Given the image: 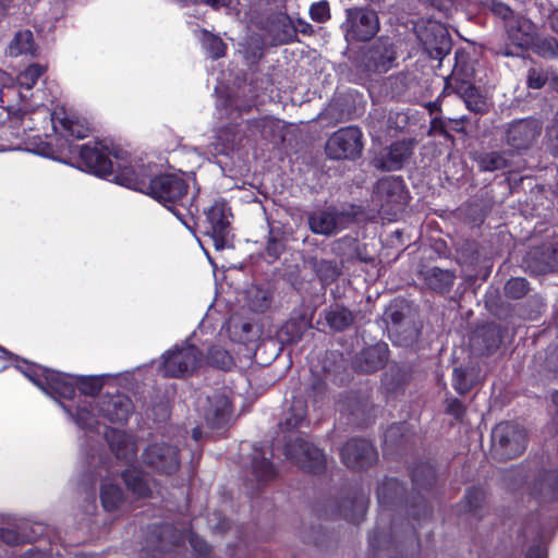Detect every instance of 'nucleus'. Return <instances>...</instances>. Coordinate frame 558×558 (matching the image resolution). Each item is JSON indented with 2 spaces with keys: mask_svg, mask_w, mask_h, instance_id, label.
Listing matches in <instances>:
<instances>
[{
  "mask_svg": "<svg viewBox=\"0 0 558 558\" xmlns=\"http://www.w3.org/2000/svg\"><path fill=\"white\" fill-rule=\"evenodd\" d=\"M135 171L131 175L122 172L116 177L117 184L150 195L153 198L171 210L178 219L183 214V198L187 193V184L179 174H161L153 178L149 166L135 162Z\"/></svg>",
  "mask_w": 558,
  "mask_h": 558,
  "instance_id": "nucleus-1",
  "label": "nucleus"
},
{
  "mask_svg": "<svg viewBox=\"0 0 558 558\" xmlns=\"http://www.w3.org/2000/svg\"><path fill=\"white\" fill-rule=\"evenodd\" d=\"M26 378L52 398L71 399L75 389L85 396L98 393L104 385L102 376H82L74 378L40 365L29 364L23 361L15 366Z\"/></svg>",
  "mask_w": 558,
  "mask_h": 558,
  "instance_id": "nucleus-2",
  "label": "nucleus"
},
{
  "mask_svg": "<svg viewBox=\"0 0 558 558\" xmlns=\"http://www.w3.org/2000/svg\"><path fill=\"white\" fill-rule=\"evenodd\" d=\"M78 153L81 167L98 177L116 182V177L122 172L131 175L135 171V162L130 155L106 142H88L75 146Z\"/></svg>",
  "mask_w": 558,
  "mask_h": 558,
  "instance_id": "nucleus-3",
  "label": "nucleus"
},
{
  "mask_svg": "<svg viewBox=\"0 0 558 558\" xmlns=\"http://www.w3.org/2000/svg\"><path fill=\"white\" fill-rule=\"evenodd\" d=\"M493 454L499 460L520 456L526 446L524 429L517 423L502 422L492 432Z\"/></svg>",
  "mask_w": 558,
  "mask_h": 558,
  "instance_id": "nucleus-4",
  "label": "nucleus"
},
{
  "mask_svg": "<svg viewBox=\"0 0 558 558\" xmlns=\"http://www.w3.org/2000/svg\"><path fill=\"white\" fill-rule=\"evenodd\" d=\"M201 362V352L193 344L184 343L166 352L159 368L163 376L181 377L195 371Z\"/></svg>",
  "mask_w": 558,
  "mask_h": 558,
  "instance_id": "nucleus-5",
  "label": "nucleus"
},
{
  "mask_svg": "<svg viewBox=\"0 0 558 558\" xmlns=\"http://www.w3.org/2000/svg\"><path fill=\"white\" fill-rule=\"evenodd\" d=\"M207 228L205 233L210 236L217 251L231 246L230 220L232 214L226 202L218 201L207 210Z\"/></svg>",
  "mask_w": 558,
  "mask_h": 558,
  "instance_id": "nucleus-6",
  "label": "nucleus"
},
{
  "mask_svg": "<svg viewBox=\"0 0 558 558\" xmlns=\"http://www.w3.org/2000/svg\"><path fill=\"white\" fill-rule=\"evenodd\" d=\"M362 148V132L356 126L338 130L326 143V153L332 159L355 158Z\"/></svg>",
  "mask_w": 558,
  "mask_h": 558,
  "instance_id": "nucleus-7",
  "label": "nucleus"
},
{
  "mask_svg": "<svg viewBox=\"0 0 558 558\" xmlns=\"http://www.w3.org/2000/svg\"><path fill=\"white\" fill-rule=\"evenodd\" d=\"M142 460L145 464L162 474H171L180 465L178 448L163 439L150 442L144 449Z\"/></svg>",
  "mask_w": 558,
  "mask_h": 558,
  "instance_id": "nucleus-8",
  "label": "nucleus"
},
{
  "mask_svg": "<svg viewBox=\"0 0 558 558\" xmlns=\"http://www.w3.org/2000/svg\"><path fill=\"white\" fill-rule=\"evenodd\" d=\"M378 29V17L373 10L350 9L347 11L344 23L347 40H368Z\"/></svg>",
  "mask_w": 558,
  "mask_h": 558,
  "instance_id": "nucleus-9",
  "label": "nucleus"
},
{
  "mask_svg": "<svg viewBox=\"0 0 558 558\" xmlns=\"http://www.w3.org/2000/svg\"><path fill=\"white\" fill-rule=\"evenodd\" d=\"M374 199L380 211L396 214L407 202L403 181L397 177H385L377 182Z\"/></svg>",
  "mask_w": 558,
  "mask_h": 558,
  "instance_id": "nucleus-10",
  "label": "nucleus"
},
{
  "mask_svg": "<svg viewBox=\"0 0 558 558\" xmlns=\"http://www.w3.org/2000/svg\"><path fill=\"white\" fill-rule=\"evenodd\" d=\"M284 453L293 463L310 472H318L325 465L324 453L300 437L286 446Z\"/></svg>",
  "mask_w": 558,
  "mask_h": 558,
  "instance_id": "nucleus-11",
  "label": "nucleus"
},
{
  "mask_svg": "<svg viewBox=\"0 0 558 558\" xmlns=\"http://www.w3.org/2000/svg\"><path fill=\"white\" fill-rule=\"evenodd\" d=\"M542 125L535 119H520L507 124L506 142L514 149H526L541 135Z\"/></svg>",
  "mask_w": 558,
  "mask_h": 558,
  "instance_id": "nucleus-12",
  "label": "nucleus"
},
{
  "mask_svg": "<svg viewBox=\"0 0 558 558\" xmlns=\"http://www.w3.org/2000/svg\"><path fill=\"white\" fill-rule=\"evenodd\" d=\"M342 462L351 469H363L377 460L374 446L365 439H351L341 450Z\"/></svg>",
  "mask_w": 558,
  "mask_h": 558,
  "instance_id": "nucleus-13",
  "label": "nucleus"
},
{
  "mask_svg": "<svg viewBox=\"0 0 558 558\" xmlns=\"http://www.w3.org/2000/svg\"><path fill=\"white\" fill-rule=\"evenodd\" d=\"M97 408H99L101 417L112 423L125 422L133 411L131 399L122 395L101 398Z\"/></svg>",
  "mask_w": 558,
  "mask_h": 558,
  "instance_id": "nucleus-14",
  "label": "nucleus"
},
{
  "mask_svg": "<svg viewBox=\"0 0 558 558\" xmlns=\"http://www.w3.org/2000/svg\"><path fill=\"white\" fill-rule=\"evenodd\" d=\"M106 438L117 459L125 463L135 460L137 446L133 436L112 428L106 432Z\"/></svg>",
  "mask_w": 558,
  "mask_h": 558,
  "instance_id": "nucleus-15",
  "label": "nucleus"
},
{
  "mask_svg": "<svg viewBox=\"0 0 558 558\" xmlns=\"http://www.w3.org/2000/svg\"><path fill=\"white\" fill-rule=\"evenodd\" d=\"M411 150L410 142H397L389 148L383 150L380 155L374 159V165L376 168L389 171L400 169L403 162L410 157Z\"/></svg>",
  "mask_w": 558,
  "mask_h": 558,
  "instance_id": "nucleus-16",
  "label": "nucleus"
},
{
  "mask_svg": "<svg viewBox=\"0 0 558 558\" xmlns=\"http://www.w3.org/2000/svg\"><path fill=\"white\" fill-rule=\"evenodd\" d=\"M530 494L541 501L558 500V470L539 473L531 483Z\"/></svg>",
  "mask_w": 558,
  "mask_h": 558,
  "instance_id": "nucleus-17",
  "label": "nucleus"
},
{
  "mask_svg": "<svg viewBox=\"0 0 558 558\" xmlns=\"http://www.w3.org/2000/svg\"><path fill=\"white\" fill-rule=\"evenodd\" d=\"M396 59V52L390 44L379 43L365 54L364 62L368 72H387Z\"/></svg>",
  "mask_w": 558,
  "mask_h": 558,
  "instance_id": "nucleus-18",
  "label": "nucleus"
},
{
  "mask_svg": "<svg viewBox=\"0 0 558 558\" xmlns=\"http://www.w3.org/2000/svg\"><path fill=\"white\" fill-rule=\"evenodd\" d=\"M208 407L204 409V417L207 424L213 428H218L227 423L231 415V403L223 393L207 398Z\"/></svg>",
  "mask_w": 558,
  "mask_h": 558,
  "instance_id": "nucleus-19",
  "label": "nucleus"
},
{
  "mask_svg": "<svg viewBox=\"0 0 558 558\" xmlns=\"http://www.w3.org/2000/svg\"><path fill=\"white\" fill-rule=\"evenodd\" d=\"M341 219L335 210H317L308 217V225L314 233L331 235L340 230Z\"/></svg>",
  "mask_w": 558,
  "mask_h": 558,
  "instance_id": "nucleus-20",
  "label": "nucleus"
},
{
  "mask_svg": "<svg viewBox=\"0 0 558 558\" xmlns=\"http://www.w3.org/2000/svg\"><path fill=\"white\" fill-rule=\"evenodd\" d=\"M418 39L427 47L442 50L447 44V31L437 22H428L425 27L416 25Z\"/></svg>",
  "mask_w": 558,
  "mask_h": 558,
  "instance_id": "nucleus-21",
  "label": "nucleus"
},
{
  "mask_svg": "<svg viewBox=\"0 0 558 558\" xmlns=\"http://www.w3.org/2000/svg\"><path fill=\"white\" fill-rule=\"evenodd\" d=\"M509 38L519 47L530 45L534 35L533 23L523 16L511 19L507 22Z\"/></svg>",
  "mask_w": 558,
  "mask_h": 558,
  "instance_id": "nucleus-22",
  "label": "nucleus"
},
{
  "mask_svg": "<svg viewBox=\"0 0 558 558\" xmlns=\"http://www.w3.org/2000/svg\"><path fill=\"white\" fill-rule=\"evenodd\" d=\"M63 410L70 415L73 422L83 429L93 430L99 424L98 416L94 413V408L89 401H81L76 407L75 412L63 403Z\"/></svg>",
  "mask_w": 558,
  "mask_h": 558,
  "instance_id": "nucleus-23",
  "label": "nucleus"
},
{
  "mask_svg": "<svg viewBox=\"0 0 558 558\" xmlns=\"http://www.w3.org/2000/svg\"><path fill=\"white\" fill-rule=\"evenodd\" d=\"M51 122L56 132L61 135H66L72 138H84L88 135L89 128L84 120L64 117L62 119H56L51 117Z\"/></svg>",
  "mask_w": 558,
  "mask_h": 558,
  "instance_id": "nucleus-24",
  "label": "nucleus"
},
{
  "mask_svg": "<svg viewBox=\"0 0 558 558\" xmlns=\"http://www.w3.org/2000/svg\"><path fill=\"white\" fill-rule=\"evenodd\" d=\"M239 143L240 140L238 138L234 130L226 128L218 132L216 141L210 144L208 151L213 155H228L239 145Z\"/></svg>",
  "mask_w": 558,
  "mask_h": 558,
  "instance_id": "nucleus-25",
  "label": "nucleus"
},
{
  "mask_svg": "<svg viewBox=\"0 0 558 558\" xmlns=\"http://www.w3.org/2000/svg\"><path fill=\"white\" fill-rule=\"evenodd\" d=\"M386 345L377 344L362 352L359 367L363 372H373L381 367L386 361Z\"/></svg>",
  "mask_w": 558,
  "mask_h": 558,
  "instance_id": "nucleus-26",
  "label": "nucleus"
},
{
  "mask_svg": "<svg viewBox=\"0 0 558 558\" xmlns=\"http://www.w3.org/2000/svg\"><path fill=\"white\" fill-rule=\"evenodd\" d=\"M123 480L128 488L138 497H147L151 494V487L144 473L137 469L126 470Z\"/></svg>",
  "mask_w": 558,
  "mask_h": 558,
  "instance_id": "nucleus-27",
  "label": "nucleus"
},
{
  "mask_svg": "<svg viewBox=\"0 0 558 558\" xmlns=\"http://www.w3.org/2000/svg\"><path fill=\"white\" fill-rule=\"evenodd\" d=\"M100 499L105 510L113 511L123 501V493L117 484H113L110 480H105L100 488Z\"/></svg>",
  "mask_w": 558,
  "mask_h": 558,
  "instance_id": "nucleus-28",
  "label": "nucleus"
},
{
  "mask_svg": "<svg viewBox=\"0 0 558 558\" xmlns=\"http://www.w3.org/2000/svg\"><path fill=\"white\" fill-rule=\"evenodd\" d=\"M35 51L34 38L31 31H21L15 34L9 45V53L12 57L33 54Z\"/></svg>",
  "mask_w": 558,
  "mask_h": 558,
  "instance_id": "nucleus-29",
  "label": "nucleus"
},
{
  "mask_svg": "<svg viewBox=\"0 0 558 558\" xmlns=\"http://www.w3.org/2000/svg\"><path fill=\"white\" fill-rule=\"evenodd\" d=\"M328 325L336 330H343L353 322V315L340 305L331 306L325 314Z\"/></svg>",
  "mask_w": 558,
  "mask_h": 558,
  "instance_id": "nucleus-30",
  "label": "nucleus"
},
{
  "mask_svg": "<svg viewBox=\"0 0 558 558\" xmlns=\"http://www.w3.org/2000/svg\"><path fill=\"white\" fill-rule=\"evenodd\" d=\"M8 128L12 129V135L17 138H22L26 134L27 130L32 131L34 129L33 118L26 112L14 113L10 117V124Z\"/></svg>",
  "mask_w": 558,
  "mask_h": 558,
  "instance_id": "nucleus-31",
  "label": "nucleus"
},
{
  "mask_svg": "<svg viewBox=\"0 0 558 558\" xmlns=\"http://www.w3.org/2000/svg\"><path fill=\"white\" fill-rule=\"evenodd\" d=\"M475 160L482 171H494L506 167V159L499 153L481 154Z\"/></svg>",
  "mask_w": 558,
  "mask_h": 558,
  "instance_id": "nucleus-32",
  "label": "nucleus"
},
{
  "mask_svg": "<svg viewBox=\"0 0 558 558\" xmlns=\"http://www.w3.org/2000/svg\"><path fill=\"white\" fill-rule=\"evenodd\" d=\"M46 68L40 64H31L17 76V83L21 87L31 89L44 74Z\"/></svg>",
  "mask_w": 558,
  "mask_h": 558,
  "instance_id": "nucleus-33",
  "label": "nucleus"
},
{
  "mask_svg": "<svg viewBox=\"0 0 558 558\" xmlns=\"http://www.w3.org/2000/svg\"><path fill=\"white\" fill-rule=\"evenodd\" d=\"M462 97L466 107L474 112H482L486 108V101L477 92L474 86H466L463 90Z\"/></svg>",
  "mask_w": 558,
  "mask_h": 558,
  "instance_id": "nucleus-34",
  "label": "nucleus"
},
{
  "mask_svg": "<svg viewBox=\"0 0 558 558\" xmlns=\"http://www.w3.org/2000/svg\"><path fill=\"white\" fill-rule=\"evenodd\" d=\"M429 284L437 290H445L453 283V275L450 271L433 268L428 271Z\"/></svg>",
  "mask_w": 558,
  "mask_h": 558,
  "instance_id": "nucleus-35",
  "label": "nucleus"
},
{
  "mask_svg": "<svg viewBox=\"0 0 558 558\" xmlns=\"http://www.w3.org/2000/svg\"><path fill=\"white\" fill-rule=\"evenodd\" d=\"M207 359L211 365L222 369H228L233 365L232 356L220 347L211 348Z\"/></svg>",
  "mask_w": 558,
  "mask_h": 558,
  "instance_id": "nucleus-36",
  "label": "nucleus"
},
{
  "mask_svg": "<svg viewBox=\"0 0 558 558\" xmlns=\"http://www.w3.org/2000/svg\"><path fill=\"white\" fill-rule=\"evenodd\" d=\"M202 41L211 58L218 59L225 54L226 46L220 38L209 33H204Z\"/></svg>",
  "mask_w": 558,
  "mask_h": 558,
  "instance_id": "nucleus-37",
  "label": "nucleus"
},
{
  "mask_svg": "<svg viewBox=\"0 0 558 558\" xmlns=\"http://www.w3.org/2000/svg\"><path fill=\"white\" fill-rule=\"evenodd\" d=\"M252 466L256 477L260 481H267L275 476L274 466L265 457L262 459L255 457Z\"/></svg>",
  "mask_w": 558,
  "mask_h": 558,
  "instance_id": "nucleus-38",
  "label": "nucleus"
},
{
  "mask_svg": "<svg viewBox=\"0 0 558 558\" xmlns=\"http://www.w3.org/2000/svg\"><path fill=\"white\" fill-rule=\"evenodd\" d=\"M529 290L527 281L524 278H512L506 286L505 291L508 296L513 299L522 298Z\"/></svg>",
  "mask_w": 558,
  "mask_h": 558,
  "instance_id": "nucleus-39",
  "label": "nucleus"
},
{
  "mask_svg": "<svg viewBox=\"0 0 558 558\" xmlns=\"http://www.w3.org/2000/svg\"><path fill=\"white\" fill-rule=\"evenodd\" d=\"M452 385L454 389L460 393L469 391L473 385V380L469 378V374L463 368H454Z\"/></svg>",
  "mask_w": 558,
  "mask_h": 558,
  "instance_id": "nucleus-40",
  "label": "nucleus"
},
{
  "mask_svg": "<svg viewBox=\"0 0 558 558\" xmlns=\"http://www.w3.org/2000/svg\"><path fill=\"white\" fill-rule=\"evenodd\" d=\"M311 19L317 23H324L330 19V10L327 1H318L310 8Z\"/></svg>",
  "mask_w": 558,
  "mask_h": 558,
  "instance_id": "nucleus-41",
  "label": "nucleus"
},
{
  "mask_svg": "<svg viewBox=\"0 0 558 558\" xmlns=\"http://www.w3.org/2000/svg\"><path fill=\"white\" fill-rule=\"evenodd\" d=\"M549 80V71H543L538 69H530L527 73V85L531 88L539 89Z\"/></svg>",
  "mask_w": 558,
  "mask_h": 558,
  "instance_id": "nucleus-42",
  "label": "nucleus"
},
{
  "mask_svg": "<svg viewBox=\"0 0 558 558\" xmlns=\"http://www.w3.org/2000/svg\"><path fill=\"white\" fill-rule=\"evenodd\" d=\"M484 498V494L480 488H472L465 495V504L469 511L476 509Z\"/></svg>",
  "mask_w": 558,
  "mask_h": 558,
  "instance_id": "nucleus-43",
  "label": "nucleus"
},
{
  "mask_svg": "<svg viewBox=\"0 0 558 558\" xmlns=\"http://www.w3.org/2000/svg\"><path fill=\"white\" fill-rule=\"evenodd\" d=\"M292 411L295 412L293 417H288L286 423L289 427H296L305 418V409L303 408L302 403L300 402L299 405L294 404L292 407Z\"/></svg>",
  "mask_w": 558,
  "mask_h": 558,
  "instance_id": "nucleus-44",
  "label": "nucleus"
},
{
  "mask_svg": "<svg viewBox=\"0 0 558 558\" xmlns=\"http://www.w3.org/2000/svg\"><path fill=\"white\" fill-rule=\"evenodd\" d=\"M544 47V56L558 58V41L555 39L545 40L543 44Z\"/></svg>",
  "mask_w": 558,
  "mask_h": 558,
  "instance_id": "nucleus-45",
  "label": "nucleus"
},
{
  "mask_svg": "<svg viewBox=\"0 0 558 558\" xmlns=\"http://www.w3.org/2000/svg\"><path fill=\"white\" fill-rule=\"evenodd\" d=\"M190 543L195 551H198L199 554L207 553V549H208L207 544L197 535L191 534Z\"/></svg>",
  "mask_w": 558,
  "mask_h": 558,
  "instance_id": "nucleus-46",
  "label": "nucleus"
},
{
  "mask_svg": "<svg viewBox=\"0 0 558 558\" xmlns=\"http://www.w3.org/2000/svg\"><path fill=\"white\" fill-rule=\"evenodd\" d=\"M493 11L505 20H508L512 14L510 8L501 2L494 3Z\"/></svg>",
  "mask_w": 558,
  "mask_h": 558,
  "instance_id": "nucleus-47",
  "label": "nucleus"
},
{
  "mask_svg": "<svg viewBox=\"0 0 558 558\" xmlns=\"http://www.w3.org/2000/svg\"><path fill=\"white\" fill-rule=\"evenodd\" d=\"M547 367L550 371L558 373V348H554L551 350L549 360L547 362Z\"/></svg>",
  "mask_w": 558,
  "mask_h": 558,
  "instance_id": "nucleus-48",
  "label": "nucleus"
},
{
  "mask_svg": "<svg viewBox=\"0 0 558 558\" xmlns=\"http://www.w3.org/2000/svg\"><path fill=\"white\" fill-rule=\"evenodd\" d=\"M11 82V77L5 73L3 72L2 70H0V93H1V97L4 96V89L7 88L9 90V83Z\"/></svg>",
  "mask_w": 558,
  "mask_h": 558,
  "instance_id": "nucleus-49",
  "label": "nucleus"
},
{
  "mask_svg": "<svg viewBox=\"0 0 558 558\" xmlns=\"http://www.w3.org/2000/svg\"><path fill=\"white\" fill-rule=\"evenodd\" d=\"M526 558H547L546 549L537 546L529 551Z\"/></svg>",
  "mask_w": 558,
  "mask_h": 558,
  "instance_id": "nucleus-50",
  "label": "nucleus"
},
{
  "mask_svg": "<svg viewBox=\"0 0 558 558\" xmlns=\"http://www.w3.org/2000/svg\"><path fill=\"white\" fill-rule=\"evenodd\" d=\"M206 4L215 8V9H218V8H221V7H227L230 2V0H203Z\"/></svg>",
  "mask_w": 558,
  "mask_h": 558,
  "instance_id": "nucleus-51",
  "label": "nucleus"
},
{
  "mask_svg": "<svg viewBox=\"0 0 558 558\" xmlns=\"http://www.w3.org/2000/svg\"><path fill=\"white\" fill-rule=\"evenodd\" d=\"M548 135L551 141H557V146L554 147V153L555 155H558V124H556L549 130Z\"/></svg>",
  "mask_w": 558,
  "mask_h": 558,
  "instance_id": "nucleus-52",
  "label": "nucleus"
},
{
  "mask_svg": "<svg viewBox=\"0 0 558 558\" xmlns=\"http://www.w3.org/2000/svg\"><path fill=\"white\" fill-rule=\"evenodd\" d=\"M281 245L276 241H270L267 247L269 254L277 256L279 254Z\"/></svg>",
  "mask_w": 558,
  "mask_h": 558,
  "instance_id": "nucleus-53",
  "label": "nucleus"
},
{
  "mask_svg": "<svg viewBox=\"0 0 558 558\" xmlns=\"http://www.w3.org/2000/svg\"><path fill=\"white\" fill-rule=\"evenodd\" d=\"M450 412H452L456 416H459L462 412V407L458 400H454L449 405Z\"/></svg>",
  "mask_w": 558,
  "mask_h": 558,
  "instance_id": "nucleus-54",
  "label": "nucleus"
},
{
  "mask_svg": "<svg viewBox=\"0 0 558 558\" xmlns=\"http://www.w3.org/2000/svg\"><path fill=\"white\" fill-rule=\"evenodd\" d=\"M553 88L558 90V75L554 72H549V80L547 82Z\"/></svg>",
  "mask_w": 558,
  "mask_h": 558,
  "instance_id": "nucleus-55",
  "label": "nucleus"
},
{
  "mask_svg": "<svg viewBox=\"0 0 558 558\" xmlns=\"http://www.w3.org/2000/svg\"><path fill=\"white\" fill-rule=\"evenodd\" d=\"M395 484H396L395 482L389 481V482L385 483V484H384V485L378 489V499H379L380 501H381V500H383V498H384V490H385V488H386L387 486L392 487V486H395Z\"/></svg>",
  "mask_w": 558,
  "mask_h": 558,
  "instance_id": "nucleus-56",
  "label": "nucleus"
},
{
  "mask_svg": "<svg viewBox=\"0 0 558 558\" xmlns=\"http://www.w3.org/2000/svg\"><path fill=\"white\" fill-rule=\"evenodd\" d=\"M22 558H45L39 551H28Z\"/></svg>",
  "mask_w": 558,
  "mask_h": 558,
  "instance_id": "nucleus-57",
  "label": "nucleus"
},
{
  "mask_svg": "<svg viewBox=\"0 0 558 558\" xmlns=\"http://www.w3.org/2000/svg\"><path fill=\"white\" fill-rule=\"evenodd\" d=\"M263 123H264V128H267V126H269V128H270V126H272V125H275V124H277V125H278V124H279V121H275V120H272V119H268V118H267V119H264V120H263Z\"/></svg>",
  "mask_w": 558,
  "mask_h": 558,
  "instance_id": "nucleus-58",
  "label": "nucleus"
},
{
  "mask_svg": "<svg viewBox=\"0 0 558 558\" xmlns=\"http://www.w3.org/2000/svg\"><path fill=\"white\" fill-rule=\"evenodd\" d=\"M180 209H181V213L183 214V216H182V219H179V220L182 221V223L185 225L187 227V229H191V226H189V223L185 219L186 208L184 206H181Z\"/></svg>",
  "mask_w": 558,
  "mask_h": 558,
  "instance_id": "nucleus-59",
  "label": "nucleus"
},
{
  "mask_svg": "<svg viewBox=\"0 0 558 558\" xmlns=\"http://www.w3.org/2000/svg\"><path fill=\"white\" fill-rule=\"evenodd\" d=\"M201 434H202V433H201V429H199V428H194V429H193V435H192V436H193V438H194L195 440H198V439L201 438Z\"/></svg>",
  "mask_w": 558,
  "mask_h": 558,
  "instance_id": "nucleus-60",
  "label": "nucleus"
},
{
  "mask_svg": "<svg viewBox=\"0 0 558 558\" xmlns=\"http://www.w3.org/2000/svg\"><path fill=\"white\" fill-rule=\"evenodd\" d=\"M37 113L41 114L44 118H46L48 116L47 110L44 108H38Z\"/></svg>",
  "mask_w": 558,
  "mask_h": 558,
  "instance_id": "nucleus-61",
  "label": "nucleus"
},
{
  "mask_svg": "<svg viewBox=\"0 0 558 558\" xmlns=\"http://www.w3.org/2000/svg\"><path fill=\"white\" fill-rule=\"evenodd\" d=\"M553 402L558 407V390L553 396Z\"/></svg>",
  "mask_w": 558,
  "mask_h": 558,
  "instance_id": "nucleus-62",
  "label": "nucleus"
},
{
  "mask_svg": "<svg viewBox=\"0 0 558 558\" xmlns=\"http://www.w3.org/2000/svg\"><path fill=\"white\" fill-rule=\"evenodd\" d=\"M236 108H238V110H239L240 112H242V111L244 110L243 108H240V107H238V106H236Z\"/></svg>",
  "mask_w": 558,
  "mask_h": 558,
  "instance_id": "nucleus-63",
  "label": "nucleus"
},
{
  "mask_svg": "<svg viewBox=\"0 0 558 558\" xmlns=\"http://www.w3.org/2000/svg\"><path fill=\"white\" fill-rule=\"evenodd\" d=\"M0 351H4V350L0 347Z\"/></svg>",
  "mask_w": 558,
  "mask_h": 558,
  "instance_id": "nucleus-64",
  "label": "nucleus"
}]
</instances>
